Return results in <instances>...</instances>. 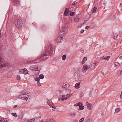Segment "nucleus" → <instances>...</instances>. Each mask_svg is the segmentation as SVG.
I'll list each match as a JSON object with an SVG mask.
<instances>
[{"label":"nucleus","instance_id":"nucleus-1","mask_svg":"<svg viewBox=\"0 0 122 122\" xmlns=\"http://www.w3.org/2000/svg\"><path fill=\"white\" fill-rule=\"evenodd\" d=\"M53 48L51 46H50L47 49H46L45 51L39 58L36 59L35 60H32L31 61H30V63L31 64L33 63H35L44 61L48 58L46 57L47 56L49 55L50 56H52L53 55Z\"/></svg>","mask_w":122,"mask_h":122},{"label":"nucleus","instance_id":"nucleus-2","mask_svg":"<svg viewBox=\"0 0 122 122\" xmlns=\"http://www.w3.org/2000/svg\"><path fill=\"white\" fill-rule=\"evenodd\" d=\"M8 67L7 62L0 58V68L2 70L6 69Z\"/></svg>","mask_w":122,"mask_h":122},{"label":"nucleus","instance_id":"nucleus-3","mask_svg":"<svg viewBox=\"0 0 122 122\" xmlns=\"http://www.w3.org/2000/svg\"><path fill=\"white\" fill-rule=\"evenodd\" d=\"M22 94L19 96V98H21L23 100H27L28 95L26 94V92H25V91H22Z\"/></svg>","mask_w":122,"mask_h":122},{"label":"nucleus","instance_id":"nucleus-4","mask_svg":"<svg viewBox=\"0 0 122 122\" xmlns=\"http://www.w3.org/2000/svg\"><path fill=\"white\" fill-rule=\"evenodd\" d=\"M23 23V22L22 20L20 19L16 20L15 21V24L17 27H21Z\"/></svg>","mask_w":122,"mask_h":122},{"label":"nucleus","instance_id":"nucleus-5","mask_svg":"<svg viewBox=\"0 0 122 122\" xmlns=\"http://www.w3.org/2000/svg\"><path fill=\"white\" fill-rule=\"evenodd\" d=\"M67 30L68 29L67 27H63L61 30L62 33H60L59 34L62 36H64V34L67 32ZM59 33H60V32H59Z\"/></svg>","mask_w":122,"mask_h":122},{"label":"nucleus","instance_id":"nucleus-6","mask_svg":"<svg viewBox=\"0 0 122 122\" xmlns=\"http://www.w3.org/2000/svg\"><path fill=\"white\" fill-rule=\"evenodd\" d=\"M30 69L34 71H39L40 70L39 68H38V66H30L29 67Z\"/></svg>","mask_w":122,"mask_h":122},{"label":"nucleus","instance_id":"nucleus-7","mask_svg":"<svg viewBox=\"0 0 122 122\" xmlns=\"http://www.w3.org/2000/svg\"><path fill=\"white\" fill-rule=\"evenodd\" d=\"M19 73H22L24 74H26L27 73V71L26 69L24 68L20 69L19 70Z\"/></svg>","mask_w":122,"mask_h":122},{"label":"nucleus","instance_id":"nucleus-8","mask_svg":"<svg viewBox=\"0 0 122 122\" xmlns=\"http://www.w3.org/2000/svg\"><path fill=\"white\" fill-rule=\"evenodd\" d=\"M90 68V67L89 66H87V65H85L83 67V72H85L86 71V69H88Z\"/></svg>","mask_w":122,"mask_h":122},{"label":"nucleus","instance_id":"nucleus-9","mask_svg":"<svg viewBox=\"0 0 122 122\" xmlns=\"http://www.w3.org/2000/svg\"><path fill=\"white\" fill-rule=\"evenodd\" d=\"M63 38L62 37H58L56 39V41L60 43L62 41Z\"/></svg>","mask_w":122,"mask_h":122},{"label":"nucleus","instance_id":"nucleus-10","mask_svg":"<svg viewBox=\"0 0 122 122\" xmlns=\"http://www.w3.org/2000/svg\"><path fill=\"white\" fill-rule=\"evenodd\" d=\"M69 11V9L68 8H66L64 12V15L66 16L68 13Z\"/></svg>","mask_w":122,"mask_h":122},{"label":"nucleus","instance_id":"nucleus-11","mask_svg":"<svg viewBox=\"0 0 122 122\" xmlns=\"http://www.w3.org/2000/svg\"><path fill=\"white\" fill-rule=\"evenodd\" d=\"M79 17L78 16V15H77L76 17H75V18H73V21L77 22L79 20Z\"/></svg>","mask_w":122,"mask_h":122},{"label":"nucleus","instance_id":"nucleus-12","mask_svg":"<svg viewBox=\"0 0 122 122\" xmlns=\"http://www.w3.org/2000/svg\"><path fill=\"white\" fill-rule=\"evenodd\" d=\"M69 85L68 84L64 83L63 85V87L64 88H68L69 86Z\"/></svg>","mask_w":122,"mask_h":122},{"label":"nucleus","instance_id":"nucleus-13","mask_svg":"<svg viewBox=\"0 0 122 122\" xmlns=\"http://www.w3.org/2000/svg\"><path fill=\"white\" fill-rule=\"evenodd\" d=\"M80 82L76 83L75 86V87L76 89H78L80 88Z\"/></svg>","mask_w":122,"mask_h":122},{"label":"nucleus","instance_id":"nucleus-14","mask_svg":"<svg viewBox=\"0 0 122 122\" xmlns=\"http://www.w3.org/2000/svg\"><path fill=\"white\" fill-rule=\"evenodd\" d=\"M65 95H63L61 97V100L63 101L66 100L67 98L66 97H65Z\"/></svg>","mask_w":122,"mask_h":122},{"label":"nucleus","instance_id":"nucleus-15","mask_svg":"<svg viewBox=\"0 0 122 122\" xmlns=\"http://www.w3.org/2000/svg\"><path fill=\"white\" fill-rule=\"evenodd\" d=\"M110 18L111 20H114L115 19V16L114 15H112L110 16Z\"/></svg>","mask_w":122,"mask_h":122},{"label":"nucleus","instance_id":"nucleus-16","mask_svg":"<svg viewBox=\"0 0 122 122\" xmlns=\"http://www.w3.org/2000/svg\"><path fill=\"white\" fill-rule=\"evenodd\" d=\"M87 60V58L86 57H84L83 60L81 62V64H84L85 62V61H86Z\"/></svg>","mask_w":122,"mask_h":122},{"label":"nucleus","instance_id":"nucleus-17","mask_svg":"<svg viewBox=\"0 0 122 122\" xmlns=\"http://www.w3.org/2000/svg\"><path fill=\"white\" fill-rule=\"evenodd\" d=\"M97 8L96 7H94L93 8L92 10V13L95 12L97 10Z\"/></svg>","mask_w":122,"mask_h":122},{"label":"nucleus","instance_id":"nucleus-18","mask_svg":"<svg viewBox=\"0 0 122 122\" xmlns=\"http://www.w3.org/2000/svg\"><path fill=\"white\" fill-rule=\"evenodd\" d=\"M113 35L114 39L115 40H116V39H117V37L118 36V34L115 33H114L113 34Z\"/></svg>","mask_w":122,"mask_h":122},{"label":"nucleus","instance_id":"nucleus-19","mask_svg":"<svg viewBox=\"0 0 122 122\" xmlns=\"http://www.w3.org/2000/svg\"><path fill=\"white\" fill-rule=\"evenodd\" d=\"M73 18H72L71 19H70L67 22V24L70 23H71L72 21H73Z\"/></svg>","mask_w":122,"mask_h":122},{"label":"nucleus","instance_id":"nucleus-20","mask_svg":"<svg viewBox=\"0 0 122 122\" xmlns=\"http://www.w3.org/2000/svg\"><path fill=\"white\" fill-rule=\"evenodd\" d=\"M47 122H54L53 120L52 119H49L46 120Z\"/></svg>","mask_w":122,"mask_h":122},{"label":"nucleus","instance_id":"nucleus-21","mask_svg":"<svg viewBox=\"0 0 122 122\" xmlns=\"http://www.w3.org/2000/svg\"><path fill=\"white\" fill-rule=\"evenodd\" d=\"M47 103H48L49 105L50 106L52 105L53 104V103L51 101H48L47 102Z\"/></svg>","mask_w":122,"mask_h":122},{"label":"nucleus","instance_id":"nucleus-22","mask_svg":"<svg viewBox=\"0 0 122 122\" xmlns=\"http://www.w3.org/2000/svg\"><path fill=\"white\" fill-rule=\"evenodd\" d=\"M70 115L71 116H72L74 117V115L75 116L76 115V113L74 112H71V113H70Z\"/></svg>","mask_w":122,"mask_h":122},{"label":"nucleus","instance_id":"nucleus-23","mask_svg":"<svg viewBox=\"0 0 122 122\" xmlns=\"http://www.w3.org/2000/svg\"><path fill=\"white\" fill-rule=\"evenodd\" d=\"M14 1V2L17 4H18L19 3V0H13Z\"/></svg>","mask_w":122,"mask_h":122},{"label":"nucleus","instance_id":"nucleus-24","mask_svg":"<svg viewBox=\"0 0 122 122\" xmlns=\"http://www.w3.org/2000/svg\"><path fill=\"white\" fill-rule=\"evenodd\" d=\"M114 64L116 67L117 66H120L119 63L117 62H115Z\"/></svg>","mask_w":122,"mask_h":122},{"label":"nucleus","instance_id":"nucleus-25","mask_svg":"<svg viewBox=\"0 0 122 122\" xmlns=\"http://www.w3.org/2000/svg\"><path fill=\"white\" fill-rule=\"evenodd\" d=\"M44 78V76L42 74H40L39 76V78L40 79H43Z\"/></svg>","mask_w":122,"mask_h":122},{"label":"nucleus","instance_id":"nucleus-26","mask_svg":"<svg viewBox=\"0 0 122 122\" xmlns=\"http://www.w3.org/2000/svg\"><path fill=\"white\" fill-rule=\"evenodd\" d=\"M35 119H32L29 120H27V122H34V121H35Z\"/></svg>","mask_w":122,"mask_h":122},{"label":"nucleus","instance_id":"nucleus-27","mask_svg":"<svg viewBox=\"0 0 122 122\" xmlns=\"http://www.w3.org/2000/svg\"><path fill=\"white\" fill-rule=\"evenodd\" d=\"M120 110V108H116L115 109V111L116 113H117L119 112Z\"/></svg>","mask_w":122,"mask_h":122},{"label":"nucleus","instance_id":"nucleus-28","mask_svg":"<svg viewBox=\"0 0 122 122\" xmlns=\"http://www.w3.org/2000/svg\"><path fill=\"white\" fill-rule=\"evenodd\" d=\"M11 114L12 115L15 117H17V115H16V113H13L12 112L11 113Z\"/></svg>","mask_w":122,"mask_h":122},{"label":"nucleus","instance_id":"nucleus-29","mask_svg":"<svg viewBox=\"0 0 122 122\" xmlns=\"http://www.w3.org/2000/svg\"><path fill=\"white\" fill-rule=\"evenodd\" d=\"M35 80L37 81V82L39 81L40 80V79L38 77L35 78Z\"/></svg>","mask_w":122,"mask_h":122},{"label":"nucleus","instance_id":"nucleus-30","mask_svg":"<svg viewBox=\"0 0 122 122\" xmlns=\"http://www.w3.org/2000/svg\"><path fill=\"white\" fill-rule=\"evenodd\" d=\"M66 55H64L63 56L62 59L63 60H65L66 59Z\"/></svg>","mask_w":122,"mask_h":122},{"label":"nucleus","instance_id":"nucleus-31","mask_svg":"<svg viewBox=\"0 0 122 122\" xmlns=\"http://www.w3.org/2000/svg\"><path fill=\"white\" fill-rule=\"evenodd\" d=\"M21 79L20 76L18 75H17V79L18 80H20Z\"/></svg>","mask_w":122,"mask_h":122},{"label":"nucleus","instance_id":"nucleus-32","mask_svg":"<svg viewBox=\"0 0 122 122\" xmlns=\"http://www.w3.org/2000/svg\"><path fill=\"white\" fill-rule=\"evenodd\" d=\"M79 108L80 109V110H83L84 108V107L82 106H81V107H79Z\"/></svg>","mask_w":122,"mask_h":122},{"label":"nucleus","instance_id":"nucleus-33","mask_svg":"<svg viewBox=\"0 0 122 122\" xmlns=\"http://www.w3.org/2000/svg\"><path fill=\"white\" fill-rule=\"evenodd\" d=\"M75 14L74 12H72L70 13V15L71 16H72L74 15Z\"/></svg>","mask_w":122,"mask_h":122},{"label":"nucleus","instance_id":"nucleus-34","mask_svg":"<svg viewBox=\"0 0 122 122\" xmlns=\"http://www.w3.org/2000/svg\"><path fill=\"white\" fill-rule=\"evenodd\" d=\"M77 104V105H78V106H79V107H81V106H82V103L81 102H78Z\"/></svg>","mask_w":122,"mask_h":122},{"label":"nucleus","instance_id":"nucleus-35","mask_svg":"<svg viewBox=\"0 0 122 122\" xmlns=\"http://www.w3.org/2000/svg\"><path fill=\"white\" fill-rule=\"evenodd\" d=\"M91 104H89L88 105V106H87V108L88 109H90L91 108Z\"/></svg>","mask_w":122,"mask_h":122},{"label":"nucleus","instance_id":"nucleus-36","mask_svg":"<svg viewBox=\"0 0 122 122\" xmlns=\"http://www.w3.org/2000/svg\"><path fill=\"white\" fill-rule=\"evenodd\" d=\"M66 91L67 92H68V93H67L69 94L71 92V90L70 89H67V90Z\"/></svg>","mask_w":122,"mask_h":122},{"label":"nucleus","instance_id":"nucleus-37","mask_svg":"<svg viewBox=\"0 0 122 122\" xmlns=\"http://www.w3.org/2000/svg\"><path fill=\"white\" fill-rule=\"evenodd\" d=\"M84 118L83 117H82L80 119L79 122H82L84 121Z\"/></svg>","mask_w":122,"mask_h":122},{"label":"nucleus","instance_id":"nucleus-38","mask_svg":"<svg viewBox=\"0 0 122 122\" xmlns=\"http://www.w3.org/2000/svg\"><path fill=\"white\" fill-rule=\"evenodd\" d=\"M98 63V62L97 61H94V63H93V64H94V65H93L94 66H95L96 64H97Z\"/></svg>","mask_w":122,"mask_h":122},{"label":"nucleus","instance_id":"nucleus-39","mask_svg":"<svg viewBox=\"0 0 122 122\" xmlns=\"http://www.w3.org/2000/svg\"><path fill=\"white\" fill-rule=\"evenodd\" d=\"M52 110L53 111H55V109H56V107L54 106L53 107V106H52Z\"/></svg>","mask_w":122,"mask_h":122},{"label":"nucleus","instance_id":"nucleus-40","mask_svg":"<svg viewBox=\"0 0 122 122\" xmlns=\"http://www.w3.org/2000/svg\"><path fill=\"white\" fill-rule=\"evenodd\" d=\"M117 73L119 75H120L122 74V73H121V72L120 71H118L117 72Z\"/></svg>","mask_w":122,"mask_h":122},{"label":"nucleus","instance_id":"nucleus-41","mask_svg":"<svg viewBox=\"0 0 122 122\" xmlns=\"http://www.w3.org/2000/svg\"><path fill=\"white\" fill-rule=\"evenodd\" d=\"M77 2L76 1H74L73 3L72 4V5H76L77 4Z\"/></svg>","mask_w":122,"mask_h":122},{"label":"nucleus","instance_id":"nucleus-42","mask_svg":"<svg viewBox=\"0 0 122 122\" xmlns=\"http://www.w3.org/2000/svg\"><path fill=\"white\" fill-rule=\"evenodd\" d=\"M37 85L39 86H41V84L40 82L39 81L37 82Z\"/></svg>","mask_w":122,"mask_h":122},{"label":"nucleus","instance_id":"nucleus-43","mask_svg":"<svg viewBox=\"0 0 122 122\" xmlns=\"http://www.w3.org/2000/svg\"><path fill=\"white\" fill-rule=\"evenodd\" d=\"M70 95L69 94L67 93L66 94L65 96H66V97H69Z\"/></svg>","mask_w":122,"mask_h":122},{"label":"nucleus","instance_id":"nucleus-44","mask_svg":"<svg viewBox=\"0 0 122 122\" xmlns=\"http://www.w3.org/2000/svg\"><path fill=\"white\" fill-rule=\"evenodd\" d=\"M84 31V30H81V33H82Z\"/></svg>","mask_w":122,"mask_h":122},{"label":"nucleus","instance_id":"nucleus-45","mask_svg":"<svg viewBox=\"0 0 122 122\" xmlns=\"http://www.w3.org/2000/svg\"><path fill=\"white\" fill-rule=\"evenodd\" d=\"M106 57L104 56H103L102 58V60H105L106 58Z\"/></svg>","mask_w":122,"mask_h":122},{"label":"nucleus","instance_id":"nucleus-46","mask_svg":"<svg viewBox=\"0 0 122 122\" xmlns=\"http://www.w3.org/2000/svg\"><path fill=\"white\" fill-rule=\"evenodd\" d=\"M90 104H89V103L87 102H86V105L88 106V105Z\"/></svg>","mask_w":122,"mask_h":122},{"label":"nucleus","instance_id":"nucleus-47","mask_svg":"<svg viewBox=\"0 0 122 122\" xmlns=\"http://www.w3.org/2000/svg\"><path fill=\"white\" fill-rule=\"evenodd\" d=\"M2 118H0V122H2L3 121V120H2Z\"/></svg>","mask_w":122,"mask_h":122},{"label":"nucleus","instance_id":"nucleus-48","mask_svg":"<svg viewBox=\"0 0 122 122\" xmlns=\"http://www.w3.org/2000/svg\"><path fill=\"white\" fill-rule=\"evenodd\" d=\"M5 121H6L7 122H9V120L8 119L5 118Z\"/></svg>","mask_w":122,"mask_h":122},{"label":"nucleus","instance_id":"nucleus-49","mask_svg":"<svg viewBox=\"0 0 122 122\" xmlns=\"http://www.w3.org/2000/svg\"><path fill=\"white\" fill-rule=\"evenodd\" d=\"M90 26H86V28L87 29H88L89 28H90Z\"/></svg>","mask_w":122,"mask_h":122},{"label":"nucleus","instance_id":"nucleus-50","mask_svg":"<svg viewBox=\"0 0 122 122\" xmlns=\"http://www.w3.org/2000/svg\"><path fill=\"white\" fill-rule=\"evenodd\" d=\"M2 120H4V122H5V118H2Z\"/></svg>","mask_w":122,"mask_h":122},{"label":"nucleus","instance_id":"nucleus-51","mask_svg":"<svg viewBox=\"0 0 122 122\" xmlns=\"http://www.w3.org/2000/svg\"><path fill=\"white\" fill-rule=\"evenodd\" d=\"M78 105H77V104H74V106H78Z\"/></svg>","mask_w":122,"mask_h":122},{"label":"nucleus","instance_id":"nucleus-52","mask_svg":"<svg viewBox=\"0 0 122 122\" xmlns=\"http://www.w3.org/2000/svg\"><path fill=\"white\" fill-rule=\"evenodd\" d=\"M73 122H78L77 120H75Z\"/></svg>","mask_w":122,"mask_h":122},{"label":"nucleus","instance_id":"nucleus-53","mask_svg":"<svg viewBox=\"0 0 122 122\" xmlns=\"http://www.w3.org/2000/svg\"><path fill=\"white\" fill-rule=\"evenodd\" d=\"M1 37V31H0V38Z\"/></svg>","mask_w":122,"mask_h":122},{"label":"nucleus","instance_id":"nucleus-54","mask_svg":"<svg viewBox=\"0 0 122 122\" xmlns=\"http://www.w3.org/2000/svg\"><path fill=\"white\" fill-rule=\"evenodd\" d=\"M110 56H108L107 57L108 58V59L110 58Z\"/></svg>","mask_w":122,"mask_h":122},{"label":"nucleus","instance_id":"nucleus-55","mask_svg":"<svg viewBox=\"0 0 122 122\" xmlns=\"http://www.w3.org/2000/svg\"><path fill=\"white\" fill-rule=\"evenodd\" d=\"M120 98L121 99H122V94H121L120 95Z\"/></svg>","mask_w":122,"mask_h":122},{"label":"nucleus","instance_id":"nucleus-56","mask_svg":"<svg viewBox=\"0 0 122 122\" xmlns=\"http://www.w3.org/2000/svg\"><path fill=\"white\" fill-rule=\"evenodd\" d=\"M101 72L102 74L104 75V72H103V71H101Z\"/></svg>","mask_w":122,"mask_h":122},{"label":"nucleus","instance_id":"nucleus-57","mask_svg":"<svg viewBox=\"0 0 122 122\" xmlns=\"http://www.w3.org/2000/svg\"><path fill=\"white\" fill-rule=\"evenodd\" d=\"M41 122H46V121H45L44 120H42V121H41Z\"/></svg>","mask_w":122,"mask_h":122},{"label":"nucleus","instance_id":"nucleus-58","mask_svg":"<svg viewBox=\"0 0 122 122\" xmlns=\"http://www.w3.org/2000/svg\"><path fill=\"white\" fill-rule=\"evenodd\" d=\"M17 105H15V106H14L13 107H14V108H15L16 107H17Z\"/></svg>","mask_w":122,"mask_h":122},{"label":"nucleus","instance_id":"nucleus-59","mask_svg":"<svg viewBox=\"0 0 122 122\" xmlns=\"http://www.w3.org/2000/svg\"><path fill=\"white\" fill-rule=\"evenodd\" d=\"M105 60H107V61H108L109 60V59H108L106 57Z\"/></svg>","mask_w":122,"mask_h":122},{"label":"nucleus","instance_id":"nucleus-60","mask_svg":"<svg viewBox=\"0 0 122 122\" xmlns=\"http://www.w3.org/2000/svg\"><path fill=\"white\" fill-rule=\"evenodd\" d=\"M119 58L120 59H122V56H120L119 57Z\"/></svg>","mask_w":122,"mask_h":122},{"label":"nucleus","instance_id":"nucleus-61","mask_svg":"<svg viewBox=\"0 0 122 122\" xmlns=\"http://www.w3.org/2000/svg\"><path fill=\"white\" fill-rule=\"evenodd\" d=\"M120 71H121V73L122 74V69L121 70H120Z\"/></svg>","mask_w":122,"mask_h":122},{"label":"nucleus","instance_id":"nucleus-62","mask_svg":"<svg viewBox=\"0 0 122 122\" xmlns=\"http://www.w3.org/2000/svg\"><path fill=\"white\" fill-rule=\"evenodd\" d=\"M120 5L121 6H122V4L121 3L120 4Z\"/></svg>","mask_w":122,"mask_h":122},{"label":"nucleus","instance_id":"nucleus-63","mask_svg":"<svg viewBox=\"0 0 122 122\" xmlns=\"http://www.w3.org/2000/svg\"><path fill=\"white\" fill-rule=\"evenodd\" d=\"M121 34L122 36L120 35V36H121V37H122V33H121Z\"/></svg>","mask_w":122,"mask_h":122},{"label":"nucleus","instance_id":"nucleus-64","mask_svg":"<svg viewBox=\"0 0 122 122\" xmlns=\"http://www.w3.org/2000/svg\"><path fill=\"white\" fill-rule=\"evenodd\" d=\"M94 65V64H93V63H92V65H93H93Z\"/></svg>","mask_w":122,"mask_h":122}]
</instances>
